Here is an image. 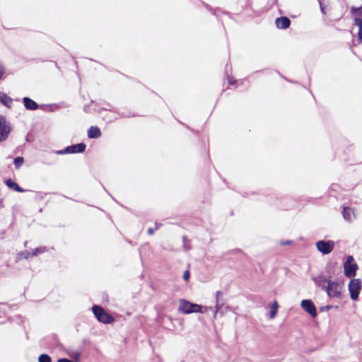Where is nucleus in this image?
Here are the masks:
<instances>
[{"instance_id": "nucleus-25", "label": "nucleus", "mask_w": 362, "mask_h": 362, "mask_svg": "<svg viewBox=\"0 0 362 362\" xmlns=\"http://www.w3.org/2000/svg\"><path fill=\"white\" fill-rule=\"evenodd\" d=\"M228 82L229 85L233 86L235 83L236 81L232 77H228Z\"/></svg>"}, {"instance_id": "nucleus-17", "label": "nucleus", "mask_w": 362, "mask_h": 362, "mask_svg": "<svg viewBox=\"0 0 362 362\" xmlns=\"http://www.w3.org/2000/svg\"><path fill=\"white\" fill-rule=\"evenodd\" d=\"M0 101L6 106H9L12 103L11 98L5 93H0Z\"/></svg>"}, {"instance_id": "nucleus-31", "label": "nucleus", "mask_w": 362, "mask_h": 362, "mask_svg": "<svg viewBox=\"0 0 362 362\" xmlns=\"http://www.w3.org/2000/svg\"><path fill=\"white\" fill-rule=\"evenodd\" d=\"M321 11L324 12V8L322 7H321Z\"/></svg>"}, {"instance_id": "nucleus-13", "label": "nucleus", "mask_w": 362, "mask_h": 362, "mask_svg": "<svg viewBox=\"0 0 362 362\" xmlns=\"http://www.w3.org/2000/svg\"><path fill=\"white\" fill-rule=\"evenodd\" d=\"M101 136L100 129L96 126H91L88 130V136L90 139L99 138Z\"/></svg>"}, {"instance_id": "nucleus-21", "label": "nucleus", "mask_w": 362, "mask_h": 362, "mask_svg": "<svg viewBox=\"0 0 362 362\" xmlns=\"http://www.w3.org/2000/svg\"><path fill=\"white\" fill-rule=\"evenodd\" d=\"M351 12L355 15L362 16V6L358 8L352 6L351 8Z\"/></svg>"}, {"instance_id": "nucleus-8", "label": "nucleus", "mask_w": 362, "mask_h": 362, "mask_svg": "<svg viewBox=\"0 0 362 362\" xmlns=\"http://www.w3.org/2000/svg\"><path fill=\"white\" fill-rule=\"evenodd\" d=\"M301 306L303 309L309 313L313 317H316L317 310L316 307L313 302L310 300H303L301 301Z\"/></svg>"}, {"instance_id": "nucleus-24", "label": "nucleus", "mask_w": 362, "mask_h": 362, "mask_svg": "<svg viewBox=\"0 0 362 362\" xmlns=\"http://www.w3.org/2000/svg\"><path fill=\"white\" fill-rule=\"evenodd\" d=\"M4 74H5V69L3 66L0 65V80L3 78Z\"/></svg>"}, {"instance_id": "nucleus-1", "label": "nucleus", "mask_w": 362, "mask_h": 362, "mask_svg": "<svg viewBox=\"0 0 362 362\" xmlns=\"http://www.w3.org/2000/svg\"><path fill=\"white\" fill-rule=\"evenodd\" d=\"M319 286L331 298H341L342 296L343 282L333 281L326 278L319 280Z\"/></svg>"}, {"instance_id": "nucleus-29", "label": "nucleus", "mask_w": 362, "mask_h": 362, "mask_svg": "<svg viewBox=\"0 0 362 362\" xmlns=\"http://www.w3.org/2000/svg\"><path fill=\"white\" fill-rule=\"evenodd\" d=\"M291 243V240H288L286 242H281V245H290Z\"/></svg>"}, {"instance_id": "nucleus-16", "label": "nucleus", "mask_w": 362, "mask_h": 362, "mask_svg": "<svg viewBox=\"0 0 362 362\" xmlns=\"http://www.w3.org/2000/svg\"><path fill=\"white\" fill-rule=\"evenodd\" d=\"M279 305L276 300H274L270 307V318L274 319L277 314Z\"/></svg>"}, {"instance_id": "nucleus-5", "label": "nucleus", "mask_w": 362, "mask_h": 362, "mask_svg": "<svg viewBox=\"0 0 362 362\" xmlns=\"http://www.w3.org/2000/svg\"><path fill=\"white\" fill-rule=\"evenodd\" d=\"M362 288V282L360 279H351L349 283L348 288L350 297L352 300L358 299Z\"/></svg>"}, {"instance_id": "nucleus-4", "label": "nucleus", "mask_w": 362, "mask_h": 362, "mask_svg": "<svg viewBox=\"0 0 362 362\" xmlns=\"http://www.w3.org/2000/svg\"><path fill=\"white\" fill-rule=\"evenodd\" d=\"M358 267L355 262L352 256H348L344 264V275L348 278H354L356 274V271Z\"/></svg>"}, {"instance_id": "nucleus-20", "label": "nucleus", "mask_w": 362, "mask_h": 362, "mask_svg": "<svg viewBox=\"0 0 362 362\" xmlns=\"http://www.w3.org/2000/svg\"><path fill=\"white\" fill-rule=\"evenodd\" d=\"M39 362H51V358L49 355L43 354H41L38 358Z\"/></svg>"}, {"instance_id": "nucleus-23", "label": "nucleus", "mask_w": 362, "mask_h": 362, "mask_svg": "<svg viewBox=\"0 0 362 362\" xmlns=\"http://www.w3.org/2000/svg\"><path fill=\"white\" fill-rule=\"evenodd\" d=\"M190 276V273L188 270L185 271L183 274V279L185 281H188Z\"/></svg>"}, {"instance_id": "nucleus-15", "label": "nucleus", "mask_w": 362, "mask_h": 362, "mask_svg": "<svg viewBox=\"0 0 362 362\" xmlns=\"http://www.w3.org/2000/svg\"><path fill=\"white\" fill-rule=\"evenodd\" d=\"M354 25L358 26V37L360 42H362V19L359 17H356L354 20Z\"/></svg>"}, {"instance_id": "nucleus-26", "label": "nucleus", "mask_w": 362, "mask_h": 362, "mask_svg": "<svg viewBox=\"0 0 362 362\" xmlns=\"http://www.w3.org/2000/svg\"><path fill=\"white\" fill-rule=\"evenodd\" d=\"M57 362H74L71 360L67 359V358H59L58 359Z\"/></svg>"}, {"instance_id": "nucleus-30", "label": "nucleus", "mask_w": 362, "mask_h": 362, "mask_svg": "<svg viewBox=\"0 0 362 362\" xmlns=\"http://www.w3.org/2000/svg\"><path fill=\"white\" fill-rule=\"evenodd\" d=\"M216 307H218V309H220V308H221V306H218V304L216 305Z\"/></svg>"}, {"instance_id": "nucleus-10", "label": "nucleus", "mask_w": 362, "mask_h": 362, "mask_svg": "<svg viewBox=\"0 0 362 362\" xmlns=\"http://www.w3.org/2000/svg\"><path fill=\"white\" fill-rule=\"evenodd\" d=\"M276 27L279 29H286L291 25V21L288 17H279L275 21Z\"/></svg>"}, {"instance_id": "nucleus-9", "label": "nucleus", "mask_w": 362, "mask_h": 362, "mask_svg": "<svg viewBox=\"0 0 362 362\" xmlns=\"http://www.w3.org/2000/svg\"><path fill=\"white\" fill-rule=\"evenodd\" d=\"M86 146L83 143L71 145V146H69L66 148L65 153H83L86 150Z\"/></svg>"}, {"instance_id": "nucleus-18", "label": "nucleus", "mask_w": 362, "mask_h": 362, "mask_svg": "<svg viewBox=\"0 0 362 362\" xmlns=\"http://www.w3.org/2000/svg\"><path fill=\"white\" fill-rule=\"evenodd\" d=\"M47 251H48V250H47V247H45V246H40L39 247H37V248L33 250V254L32 255L34 257H36V256H37V255H39L40 254L46 252Z\"/></svg>"}, {"instance_id": "nucleus-22", "label": "nucleus", "mask_w": 362, "mask_h": 362, "mask_svg": "<svg viewBox=\"0 0 362 362\" xmlns=\"http://www.w3.org/2000/svg\"><path fill=\"white\" fill-rule=\"evenodd\" d=\"M33 250L31 252L29 251H24L20 254L21 256H22L24 259H29L31 257H33L34 256L33 255Z\"/></svg>"}, {"instance_id": "nucleus-2", "label": "nucleus", "mask_w": 362, "mask_h": 362, "mask_svg": "<svg viewBox=\"0 0 362 362\" xmlns=\"http://www.w3.org/2000/svg\"><path fill=\"white\" fill-rule=\"evenodd\" d=\"M92 310L97 320L100 322L110 324L115 321V318L99 305H93Z\"/></svg>"}, {"instance_id": "nucleus-14", "label": "nucleus", "mask_w": 362, "mask_h": 362, "mask_svg": "<svg viewBox=\"0 0 362 362\" xmlns=\"http://www.w3.org/2000/svg\"><path fill=\"white\" fill-rule=\"evenodd\" d=\"M7 187L18 192H23L25 190L21 188L16 182L11 179H8L5 182Z\"/></svg>"}, {"instance_id": "nucleus-7", "label": "nucleus", "mask_w": 362, "mask_h": 362, "mask_svg": "<svg viewBox=\"0 0 362 362\" xmlns=\"http://www.w3.org/2000/svg\"><path fill=\"white\" fill-rule=\"evenodd\" d=\"M11 132L10 127L7 124L6 119L0 115V141H5Z\"/></svg>"}, {"instance_id": "nucleus-19", "label": "nucleus", "mask_w": 362, "mask_h": 362, "mask_svg": "<svg viewBox=\"0 0 362 362\" xmlns=\"http://www.w3.org/2000/svg\"><path fill=\"white\" fill-rule=\"evenodd\" d=\"M23 162L24 159L23 157H16L13 160L16 168H19L23 164Z\"/></svg>"}, {"instance_id": "nucleus-11", "label": "nucleus", "mask_w": 362, "mask_h": 362, "mask_svg": "<svg viewBox=\"0 0 362 362\" xmlns=\"http://www.w3.org/2000/svg\"><path fill=\"white\" fill-rule=\"evenodd\" d=\"M342 216L344 220L350 222L355 218L354 209L351 207L344 206Z\"/></svg>"}, {"instance_id": "nucleus-12", "label": "nucleus", "mask_w": 362, "mask_h": 362, "mask_svg": "<svg viewBox=\"0 0 362 362\" xmlns=\"http://www.w3.org/2000/svg\"><path fill=\"white\" fill-rule=\"evenodd\" d=\"M25 107L29 110H35L38 108L37 103L30 98L25 97L23 99Z\"/></svg>"}, {"instance_id": "nucleus-6", "label": "nucleus", "mask_w": 362, "mask_h": 362, "mask_svg": "<svg viewBox=\"0 0 362 362\" xmlns=\"http://www.w3.org/2000/svg\"><path fill=\"white\" fill-rule=\"evenodd\" d=\"M334 247V243L332 240H320L316 243L317 249L324 255L330 253L333 250Z\"/></svg>"}, {"instance_id": "nucleus-28", "label": "nucleus", "mask_w": 362, "mask_h": 362, "mask_svg": "<svg viewBox=\"0 0 362 362\" xmlns=\"http://www.w3.org/2000/svg\"><path fill=\"white\" fill-rule=\"evenodd\" d=\"M148 233L150 235H153V234L154 233V229H153V228H149L148 229Z\"/></svg>"}, {"instance_id": "nucleus-27", "label": "nucleus", "mask_w": 362, "mask_h": 362, "mask_svg": "<svg viewBox=\"0 0 362 362\" xmlns=\"http://www.w3.org/2000/svg\"><path fill=\"white\" fill-rule=\"evenodd\" d=\"M223 296V293L221 291H218L216 292V298H217V301L218 300V298L222 297Z\"/></svg>"}, {"instance_id": "nucleus-3", "label": "nucleus", "mask_w": 362, "mask_h": 362, "mask_svg": "<svg viewBox=\"0 0 362 362\" xmlns=\"http://www.w3.org/2000/svg\"><path fill=\"white\" fill-rule=\"evenodd\" d=\"M179 311L184 314L202 313V306L192 303L187 300L181 299L179 303Z\"/></svg>"}]
</instances>
